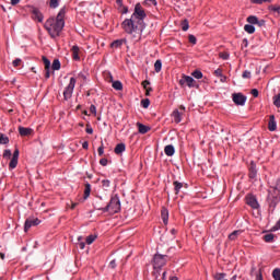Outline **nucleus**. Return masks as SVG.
<instances>
[{"mask_svg": "<svg viewBox=\"0 0 280 280\" xmlns=\"http://www.w3.org/2000/svg\"><path fill=\"white\" fill-rule=\"evenodd\" d=\"M242 231H234L229 235V240H231L232 242H235V240H237V236L241 235Z\"/></svg>", "mask_w": 280, "mask_h": 280, "instance_id": "nucleus-30", "label": "nucleus"}, {"mask_svg": "<svg viewBox=\"0 0 280 280\" xmlns=\"http://www.w3.org/2000/svg\"><path fill=\"white\" fill-rule=\"evenodd\" d=\"M272 277L275 280H280V269H275L272 271Z\"/></svg>", "mask_w": 280, "mask_h": 280, "instance_id": "nucleus-41", "label": "nucleus"}, {"mask_svg": "<svg viewBox=\"0 0 280 280\" xmlns=\"http://www.w3.org/2000/svg\"><path fill=\"white\" fill-rule=\"evenodd\" d=\"M220 58H222V60H229V54H226V52H221V54H220Z\"/></svg>", "mask_w": 280, "mask_h": 280, "instance_id": "nucleus-55", "label": "nucleus"}, {"mask_svg": "<svg viewBox=\"0 0 280 280\" xmlns=\"http://www.w3.org/2000/svg\"><path fill=\"white\" fill-rule=\"evenodd\" d=\"M244 30L247 34H255V26L253 24H246Z\"/></svg>", "mask_w": 280, "mask_h": 280, "instance_id": "nucleus-26", "label": "nucleus"}, {"mask_svg": "<svg viewBox=\"0 0 280 280\" xmlns=\"http://www.w3.org/2000/svg\"><path fill=\"white\" fill-rule=\"evenodd\" d=\"M7 143H10V138H8V136L0 132V144L7 145Z\"/></svg>", "mask_w": 280, "mask_h": 280, "instance_id": "nucleus-25", "label": "nucleus"}, {"mask_svg": "<svg viewBox=\"0 0 280 280\" xmlns=\"http://www.w3.org/2000/svg\"><path fill=\"white\" fill-rule=\"evenodd\" d=\"M264 241L270 244L271 242H275V234L269 233L264 236Z\"/></svg>", "mask_w": 280, "mask_h": 280, "instance_id": "nucleus-29", "label": "nucleus"}, {"mask_svg": "<svg viewBox=\"0 0 280 280\" xmlns=\"http://www.w3.org/2000/svg\"><path fill=\"white\" fill-rule=\"evenodd\" d=\"M97 238V236L95 235H90L86 237V244L91 245L95 242V240Z\"/></svg>", "mask_w": 280, "mask_h": 280, "instance_id": "nucleus-40", "label": "nucleus"}, {"mask_svg": "<svg viewBox=\"0 0 280 280\" xmlns=\"http://www.w3.org/2000/svg\"><path fill=\"white\" fill-rule=\"evenodd\" d=\"M45 28L51 38H57V36H60V32L65 30V9L59 11L57 18L48 19L45 23Z\"/></svg>", "mask_w": 280, "mask_h": 280, "instance_id": "nucleus-2", "label": "nucleus"}, {"mask_svg": "<svg viewBox=\"0 0 280 280\" xmlns=\"http://www.w3.org/2000/svg\"><path fill=\"white\" fill-rule=\"evenodd\" d=\"M137 127H138L140 135H145L150 130V127H148L141 122H137Z\"/></svg>", "mask_w": 280, "mask_h": 280, "instance_id": "nucleus-20", "label": "nucleus"}, {"mask_svg": "<svg viewBox=\"0 0 280 280\" xmlns=\"http://www.w3.org/2000/svg\"><path fill=\"white\" fill-rule=\"evenodd\" d=\"M13 159H19V149L13 152Z\"/></svg>", "mask_w": 280, "mask_h": 280, "instance_id": "nucleus-61", "label": "nucleus"}, {"mask_svg": "<svg viewBox=\"0 0 280 280\" xmlns=\"http://www.w3.org/2000/svg\"><path fill=\"white\" fill-rule=\"evenodd\" d=\"M49 5L50 8L56 9L58 8V5H60V3L58 2V0H50Z\"/></svg>", "mask_w": 280, "mask_h": 280, "instance_id": "nucleus-43", "label": "nucleus"}, {"mask_svg": "<svg viewBox=\"0 0 280 280\" xmlns=\"http://www.w3.org/2000/svg\"><path fill=\"white\" fill-rule=\"evenodd\" d=\"M19 133L21 135V137H27L32 135V129L25 128V127H19Z\"/></svg>", "mask_w": 280, "mask_h": 280, "instance_id": "nucleus-19", "label": "nucleus"}, {"mask_svg": "<svg viewBox=\"0 0 280 280\" xmlns=\"http://www.w3.org/2000/svg\"><path fill=\"white\" fill-rule=\"evenodd\" d=\"M162 67H163V63L161 62V60H156L154 63V69L156 73L161 72Z\"/></svg>", "mask_w": 280, "mask_h": 280, "instance_id": "nucleus-35", "label": "nucleus"}, {"mask_svg": "<svg viewBox=\"0 0 280 280\" xmlns=\"http://www.w3.org/2000/svg\"><path fill=\"white\" fill-rule=\"evenodd\" d=\"M97 152H98V156H102L104 154V144L98 147Z\"/></svg>", "mask_w": 280, "mask_h": 280, "instance_id": "nucleus-53", "label": "nucleus"}, {"mask_svg": "<svg viewBox=\"0 0 280 280\" xmlns=\"http://www.w3.org/2000/svg\"><path fill=\"white\" fill-rule=\"evenodd\" d=\"M115 154H124L126 152V144L125 143H118L116 148L114 149Z\"/></svg>", "mask_w": 280, "mask_h": 280, "instance_id": "nucleus-18", "label": "nucleus"}, {"mask_svg": "<svg viewBox=\"0 0 280 280\" xmlns=\"http://www.w3.org/2000/svg\"><path fill=\"white\" fill-rule=\"evenodd\" d=\"M73 60H80V47L78 45L72 46L71 48Z\"/></svg>", "mask_w": 280, "mask_h": 280, "instance_id": "nucleus-17", "label": "nucleus"}, {"mask_svg": "<svg viewBox=\"0 0 280 280\" xmlns=\"http://www.w3.org/2000/svg\"><path fill=\"white\" fill-rule=\"evenodd\" d=\"M125 40L124 39H116L110 44V47H113L114 49H117L119 47H121V45H124Z\"/></svg>", "mask_w": 280, "mask_h": 280, "instance_id": "nucleus-22", "label": "nucleus"}, {"mask_svg": "<svg viewBox=\"0 0 280 280\" xmlns=\"http://www.w3.org/2000/svg\"><path fill=\"white\" fill-rule=\"evenodd\" d=\"M250 1H252V3H256L257 5H261V3H266V2L270 3V1H272V0H250Z\"/></svg>", "mask_w": 280, "mask_h": 280, "instance_id": "nucleus-42", "label": "nucleus"}, {"mask_svg": "<svg viewBox=\"0 0 280 280\" xmlns=\"http://www.w3.org/2000/svg\"><path fill=\"white\" fill-rule=\"evenodd\" d=\"M182 30H183V32H187V30H189V21H187V20L183 21Z\"/></svg>", "mask_w": 280, "mask_h": 280, "instance_id": "nucleus-39", "label": "nucleus"}, {"mask_svg": "<svg viewBox=\"0 0 280 280\" xmlns=\"http://www.w3.org/2000/svg\"><path fill=\"white\" fill-rule=\"evenodd\" d=\"M90 196H91V184H86L84 189V200H86V198H89Z\"/></svg>", "mask_w": 280, "mask_h": 280, "instance_id": "nucleus-31", "label": "nucleus"}, {"mask_svg": "<svg viewBox=\"0 0 280 280\" xmlns=\"http://www.w3.org/2000/svg\"><path fill=\"white\" fill-rule=\"evenodd\" d=\"M52 71H60V60L55 59L51 65Z\"/></svg>", "mask_w": 280, "mask_h": 280, "instance_id": "nucleus-27", "label": "nucleus"}, {"mask_svg": "<svg viewBox=\"0 0 280 280\" xmlns=\"http://www.w3.org/2000/svg\"><path fill=\"white\" fill-rule=\"evenodd\" d=\"M82 148L83 150H89V142L88 141L83 142Z\"/></svg>", "mask_w": 280, "mask_h": 280, "instance_id": "nucleus-59", "label": "nucleus"}, {"mask_svg": "<svg viewBox=\"0 0 280 280\" xmlns=\"http://www.w3.org/2000/svg\"><path fill=\"white\" fill-rule=\"evenodd\" d=\"M164 153L166 154V156H174V154H176V149L174 148V145L167 144L164 148Z\"/></svg>", "mask_w": 280, "mask_h": 280, "instance_id": "nucleus-16", "label": "nucleus"}, {"mask_svg": "<svg viewBox=\"0 0 280 280\" xmlns=\"http://www.w3.org/2000/svg\"><path fill=\"white\" fill-rule=\"evenodd\" d=\"M246 203L252 207V209H257L259 207V202L257 201V198L253 195L246 196Z\"/></svg>", "mask_w": 280, "mask_h": 280, "instance_id": "nucleus-12", "label": "nucleus"}, {"mask_svg": "<svg viewBox=\"0 0 280 280\" xmlns=\"http://www.w3.org/2000/svg\"><path fill=\"white\" fill-rule=\"evenodd\" d=\"M142 86L145 91V95L150 96V93H152V88H150V81H148V80L143 81Z\"/></svg>", "mask_w": 280, "mask_h": 280, "instance_id": "nucleus-21", "label": "nucleus"}, {"mask_svg": "<svg viewBox=\"0 0 280 280\" xmlns=\"http://www.w3.org/2000/svg\"><path fill=\"white\" fill-rule=\"evenodd\" d=\"M256 280H264V278L261 277V272H259V273L257 275Z\"/></svg>", "mask_w": 280, "mask_h": 280, "instance_id": "nucleus-63", "label": "nucleus"}, {"mask_svg": "<svg viewBox=\"0 0 280 280\" xmlns=\"http://www.w3.org/2000/svg\"><path fill=\"white\" fill-rule=\"evenodd\" d=\"M242 78H244V79H250V71L245 70V71L243 72V74H242Z\"/></svg>", "mask_w": 280, "mask_h": 280, "instance_id": "nucleus-51", "label": "nucleus"}, {"mask_svg": "<svg viewBox=\"0 0 280 280\" xmlns=\"http://www.w3.org/2000/svg\"><path fill=\"white\" fill-rule=\"evenodd\" d=\"M103 211H107L112 215H115V213H119V211H121V201L119 200V197H112L109 203L103 209Z\"/></svg>", "mask_w": 280, "mask_h": 280, "instance_id": "nucleus-4", "label": "nucleus"}, {"mask_svg": "<svg viewBox=\"0 0 280 280\" xmlns=\"http://www.w3.org/2000/svg\"><path fill=\"white\" fill-rule=\"evenodd\" d=\"M192 78H196V80H202V72L200 70H195L191 73Z\"/></svg>", "mask_w": 280, "mask_h": 280, "instance_id": "nucleus-33", "label": "nucleus"}, {"mask_svg": "<svg viewBox=\"0 0 280 280\" xmlns=\"http://www.w3.org/2000/svg\"><path fill=\"white\" fill-rule=\"evenodd\" d=\"M145 10L141 7L140 3L136 4L135 11L130 19H126L121 23V27L126 34L129 35L131 43H139L145 30V24H143V19H145Z\"/></svg>", "mask_w": 280, "mask_h": 280, "instance_id": "nucleus-1", "label": "nucleus"}, {"mask_svg": "<svg viewBox=\"0 0 280 280\" xmlns=\"http://www.w3.org/2000/svg\"><path fill=\"white\" fill-rule=\"evenodd\" d=\"M214 75H217V78H222V70L221 69H217L214 71Z\"/></svg>", "mask_w": 280, "mask_h": 280, "instance_id": "nucleus-56", "label": "nucleus"}, {"mask_svg": "<svg viewBox=\"0 0 280 280\" xmlns=\"http://www.w3.org/2000/svg\"><path fill=\"white\" fill-rule=\"evenodd\" d=\"M43 62L45 65V70L49 71V69L51 68V61H49V59H47V57H43Z\"/></svg>", "mask_w": 280, "mask_h": 280, "instance_id": "nucleus-32", "label": "nucleus"}, {"mask_svg": "<svg viewBox=\"0 0 280 280\" xmlns=\"http://www.w3.org/2000/svg\"><path fill=\"white\" fill-rule=\"evenodd\" d=\"M109 82H112V86H113V89H115V91L124 90V84H121V81H113L112 74H109Z\"/></svg>", "mask_w": 280, "mask_h": 280, "instance_id": "nucleus-14", "label": "nucleus"}, {"mask_svg": "<svg viewBox=\"0 0 280 280\" xmlns=\"http://www.w3.org/2000/svg\"><path fill=\"white\" fill-rule=\"evenodd\" d=\"M188 40L189 43H191V45H196V43H198V39L194 35H189Z\"/></svg>", "mask_w": 280, "mask_h": 280, "instance_id": "nucleus-44", "label": "nucleus"}, {"mask_svg": "<svg viewBox=\"0 0 280 280\" xmlns=\"http://www.w3.org/2000/svg\"><path fill=\"white\" fill-rule=\"evenodd\" d=\"M165 264H167V256L166 255L156 254L153 257V268H154V270H161V268H163V266H165Z\"/></svg>", "mask_w": 280, "mask_h": 280, "instance_id": "nucleus-6", "label": "nucleus"}, {"mask_svg": "<svg viewBox=\"0 0 280 280\" xmlns=\"http://www.w3.org/2000/svg\"><path fill=\"white\" fill-rule=\"evenodd\" d=\"M75 82H77L75 78H70V82L63 91L65 100H71V97L73 95V90L75 89Z\"/></svg>", "mask_w": 280, "mask_h": 280, "instance_id": "nucleus-7", "label": "nucleus"}, {"mask_svg": "<svg viewBox=\"0 0 280 280\" xmlns=\"http://www.w3.org/2000/svg\"><path fill=\"white\" fill-rule=\"evenodd\" d=\"M179 86L182 89H185V86H188V89H198V82L191 77L183 74L182 79H179Z\"/></svg>", "mask_w": 280, "mask_h": 280, "instance_id": "nucleus-5", "label": "nucleus"}, {"mask_svg": "<svg viewBox=\"0 0 280 280\" xmlns=\"http://www.w3.org/2000/svg\"><path fill=\"white\" fill-rule=\"evenodd\" d=\"M232 100L236 106H244L246 104V96L242 93H234Z\"/></svg>", "mask_w": 280, "mask_h": 280, "instance_id": "nucleus-10", "label": "nucleus"}, {"mask_svg": "<svg viewBox=\"0 0 280 280\" xmlns=\"http://www.w3.org/2000/svg\"><path fill=\"white\" fill-rule=\"evenodd\" d=\"M22 60L20 58H16L12 61L13 67H21Z\"/></svg>", "mask_w": 280, "mask_h": 280, "instance_id": "nucleus-47", "label": "nucleus"}, {"mask_svg": "<svg viewBox=\"0 0 280 280\" xmlns=\"http://www.w3.org/2000/svg\"><path fill=\"white\" fill-rule=\"evenodd\" d=\"M16 165H19V159L18 158H12L10 163H9L10 170H14L16 167Z\"/></svg>", "mask_w": 280, "mask_h": 280, "instance_id": "nucleus-28", "label": "nucleus"}, {"mask_svg": "<svg viewBox=\"0 0 280 280\" xmlns=\"http://www.w3.org/2000/svg\"><path fill=\"white\" fill-rule=\"evenodd\" d=\"M11 156H12V151L9 150V149L4 150L3 158L4 159H10Z\"/></svg>", "mask_w": 280, "mask_h": 280, "instance_id": "nucleus-45", "label": "nucleus"}, {"mask_svg": "<svg viewBox=\"0 0 280 280\" xmlns=\"http://www.w3.org/2000/svg\"><path fill=\"white\" fill-rule=\"evenodd\" d=\"M38 224H40V221L38 220V218H28L26 219L25 223H24V231L25 233H27L32 226H38Z\"/></svg>", "mask_w": 280, "mask_h": 280, "instance_id": "nucleus-9", "label": "nucleus"}, {"mask_svg": "<svg viewBox=\"0 0 280 280\" xmlns=\"http://www.w3.org/2000/svg\"><path fill=\"white\" fill-rule=\"evenodd\" d=\"M109 268H117V261L116 260H112L110 262H109Z\"/></svg>", "mask_w": 280, "mask_h": 280, "instance_id": "nucleus-57", "label": "nucleus"}, {"mask_svg": "<svg viewBox=\"0 0 280 280\" xmlns=\"http://www.w3.org/2000/svg\"><path fill=\"white\" fill-rule=\"evenodd\" d=\"M90 113H92V115H97V107H95V105H91Z\"/></svg>", "mask_w": 280, "mask_h": 280, "instance_id": "nucleus-50", "label": "nucleus"}, {"mask_svg": "<svg viewBox=\"0 0 280 280\" xmlns=\"http://www.w3.org/2000/svg\"><path fill=\"white\" fill-rule=\"evenodd\" d=\"M268 128L270 132H275V130H277V120L275 119V115L269 117Z\"/></svg>", "mask_w": 280, "mask_h": 280, "instance_id": "nucleus-15", "label": "nucleus"}, {"mask_svg": "<svg viewBox=\"0 0 280 280\" xmlns=\"http://www.w3.org/2000/svg\"><path fill=\"white\" fill-rule=\"evenodd\" d=\"M172 118L175 124H180L183 121V112L175 109L172 113Z\"/></svg>", "mask_w": 280, "mask_h": 280, "instance_id": "nucleus-13", "label": "nucleus"}, {"mask_svg": "<svg viewBox=\"0 0 280 280\" xmlns=\"http://www.w3.org/2000/svg\"><path fill=\"white\" fill-rule=\"evenodd\" d=\"M247 23H249V25H258V27H264V25H266V21L265 20H259L255 15H249L247 18Z\"/></svg>", "mask_w": 280, "mask_h": 280, "instance_id": "nucleus-11", "label": "nucleus"}, {"mask_svg": "<svg viewBox=\"0 0 280 280\" xmlns=\"http://www.w3.org/2000/svg\"><path fill=\"white\" fill-rule=\"evenodd\" d=\"M173 185L175 187L176 194H178L180 191V189H183V183H180V182H174Z\"/></svg>", "mask_w": 280, "mask_h": 280, "instance_id": "nucleus-34", "label": "nucleus"}, {"mask_svg": "<svg viewBox=\"0 0 280 280\" xmlns=\"http://www.w3.org/2000/svg\"><path fill=\"white\" fill-rule=\"evenodd\" d=\"M145 5H156V0H144Z\"/></svg>", "mask_w": 280, "mask_h": 280, "instance_id": "nucleus-48", "label": "nucleus"}, {"mask_svg": "<svg viewBox=\"0 0 280 280\" xmlns=\"http://www.w3.org/2000/svg\"><path fill=\"white\" fill-rule=\"evenodd\" d=\"M21 3V0H11V5H19Z\"/></svg>", "mask_w": 280, "mask_h": 280, "instance_id": "nucleus-60", "label": "nucleus"}, {"mask_svg": "<svg viewBox=\"0 0 280 280\" xmlns=\"http://www.w3.org/2000/svg\"><path fill=\"white\" fill-rule=\"evenodd\" d=\"M162 220L164 224H167V220H170V212L167 209H162Z\"/></svg>", "mask_w": 280, "mask_h": 280, "instance_id": "nucleus-24", "label": "nucleus"}, {"mask_svg": "<svg viewBox=\"0 0 280 280\" xmlns=\"http://www.w3.org/2000/svg\"><path fill=\"white\" fill-rule=\"evenodd\" d=\"M257 177V167L255 164H252L249 168V178H256Z\"/></svg>", "mask_w": 280, "mask_h": 280, "instance_id": "nucleus-23", "label": "nucleus"}, {"mask_svg": "<svg viewBox=\"0 0 280 280\" xmlns=\"http://www.w3.org/2000/svg\"><path fill=\"white\" fill-rule=\"evenodd\" d=\"M85 131L88 135H93V127H91V125H86Z\"/></svg>", "mask_w": 280, "mask_h": 280, "instance_id": "nucleus-52", "label": "nucleus"}, {"mask_svg": "<svg viewBox=\"0 0 280 280\" xmlns=\"http://www.w3.org/2000/svg\"><path fill=\"white\" fill-rule=\"evenodd\" d=\"M225 277H226L225 273H215V275H214V279H215V280H222V279H224Z\"/></svg>", "mask_w": 280, "mask_h": 280, "instance_id": "nucleus-46", "label": "nucleus"}, {"mask_svg": "<svg viewBox=\"0 0 280 280\" xmlns=\"http://www.w3.org/2000/svg\"><path fill=\"white\" fill-rule=\"evenodd\" d=\"M30 12L32 14L33 21H37L38 23H43L44 16L43 13L40 12V9L36 7L28 5Z\"/></svg>", "mask_w": 280, "mask_h": 280, "instance_id": "nucleus-8", "label": "nucleus"}, {"mask_svg": "<svg viewBox=\"0 0 280 280\" xmlns=\"http://www.w3.org/2000/svg\"><path fill=\"white\" fill-rule=\"evenodd\" d=\"M78 207V202H71V209H75Z\"/></svg>", "mask_w": 280, "mask_h": 280, "instance_id": "nucleus-62", "label": "nucleus"}, {"mask_svg": "<svg viewBox=\"0 0 280 280\" xmlns=\"http://www.w3.org/2000/svg\"><path fill=\"white\" fill-rule=\"evenodd\" d=\"M273 105H276L277 108H280V93L273 96Z\"/></svg>", "mask_w": 280, "mask_h": 280, "instance_id": "nucleus-36", "label": "nucleus"}, {"mask_svg": "<svg viewBox=\"0 0 280 280\" xmlns=\"http://www.w3.org/2000/svg\"><path fill=\"white\" fill-rule=\"evenodd\" d=\"M142 108H150V98H144L141 101Z\"/></svg>", "mask_w": 280, "mask_h": 280, "instance_id": "nucleus-38", "label": "nucleus"}, {"mask_svg": "<svg viewBox=\"0 0 280 280\" xmlns=\"http://www.w3.org/2000/svg\"><path fill=\"white\" fill-rule=\"evenodd\" d=\"M170 280H178V277H176V276H171Z\"/></svg>", "mask_w": 280, "mask_h": 280, "instance_id": "nucleus-64", "label": "nucleus"}, {"mask_svg": "<svg viewBox=\"0 0 280 280\" xmlns=\"http://www.w3.org/2000/svg\"><path fill=\"white\" fill-rule=\"evenodd\" d=\"M267 200L269 202V207H271L272 209H275V207H277V205H279V200H280V178L277 179L273 183V185L270 186Z\"/></svg>", "mask_w": 280, "mask_h": 280, "instance_id": "nucleus-3", "label": "nucleus"}, {"mask_svg": "<svg viewBox=\"0 0 280 280\" xmlns=\"http://www.w3.org/2000/svg\"><path fill=\"white\" fill-rule=\"evenodd\" d=\"M85 246L86 244L84 242H79V248H81V250H84Z\"/></svg>", "mask_w": 280, "mask_h": 280, "instance_id": "nucleus-58", "label": "nucleus"}, {"mask_svg": "<svg viewBox=\"0 0 280 280\" xmlns=\"http://www.w3.org/2000/svg\"><path fill=\"white\" fill-rule=\"evenodd\" d=\"M100 165H102L103 167H106L108 165V160L107 159H101L100 160Z\"/></svg>", "mask_w": 280, "mask_h": 280, "instance_id": "nucleus-49", "label": "nucleus"}, {"mask_svg": "<svg viewBox=\"0 0 280 280\" xmlns=\"http://www.w3.org/2000/svg\"><path fill=\"white\" fill-rule=\"evenodd\" d=\"M102 187H103V189L107 190L110 187V180L103 179L102 180Z\"/></svg>", "mask_w": 280, "mask_h": 280, "instance_id": "nucleus-37", "label": "nucleus"}, {"mask_svg": "<svg viewBox=\"0 0 280 280\" xmlns=\"http://www.w3.org/2000/svg\"><path fill=\"white\" fill-rule=\"evenodd\" d=\"M253 97H259V91L257 89L252 90Z\"/></svg>", "mask_w": 280, "mask_h": 280, "instance_id": "nucleus-54", "label": "nucleus"}]
</instances>
